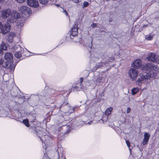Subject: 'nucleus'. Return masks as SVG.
Returning a JSON list of instances; mask_svg holds the SVG:
<instances>
[{
    "mask_svg": "<svg viewBox=\"0 0 159 159\" xmlns=\"http://www.w3.org/2000/svg\"><path fill=\"white\" fill-rule=\"evenodd\" d=\"M126 144H127L128 147L129 148L130 151V143L129 141L128 140H126Z\"/></svg>",
    "mask_w": 159,
    "mask_h": 159,
    "instance_id": "bb28decb",
    "label": "nucleus"
},
{
    "mask_svg": "<svg viewBox=\"0 0 159 159\" xmlns=\"http://www.w3.org/2000/svg\"><path fill=\"white\" fill-rule=\"evenodd\" d=\"M30 129L33 132L36 134L40 138V136L42 134V132L41 131H38L36 128L34 127L30 128Z\"/></svg>",
    "mask_w": 159,
    "mask_h": 159,
    "instance_id": "dca6fc26",
    "label": "nucleus"
},
{
    "mask_svg": "<svg viewBox=\"0 0 159 159\" xmlns=\"http://www.w3.org/2000/svg\"><path fill=\"white\" fill-rule=\"evenodd\" d=\"M89 5V3L87 2H84L83 3V7L84 8V7H87Z\"/></svg>",
    "mask_w": 159,
    "mask_h": 159,
    "instance_id": "a878e982",
    "label": "nucleus"
},
{
    "mask_svg": "<svg viewBox=\"0 0 159 159\" xmlns=\"http://www.w3.org/2000/svg\"><path fill=\"white\" fill-rule=\"evenodd\" d=\"M21 49L19 45H14L11 48V52L14 53L20 51Z\"/></svg>",
    "mask_w": 159,
    "mask_h": 159,
    "instance_id": "f3484780",
    "label": "nucleus"
},
{
    "mask_svg": "<svg viewBox=\"0 0 159 159\" xmlns=\"http://www.w3.org/2000/svg\"><path fill=\"white\" fill-rule=\"evenodd\" d=\"M143 70L147 71V72L139 75L137 81L143 83L146 80L151 77H155L158 72V68L152 64H147L143 65Z\"/></svg>",
    "mask_w": 159,
    "mask_h": 159,
    "instance_id": "f257e3e1",
    "label": "nucleus"
},
{
    "mask_svg": "<svg viewBox=\"0 0 159 159\" xmlns=\"http://www.w3.org/2000/svg\"><path fill=\"white\" fill-rule=\"evenodd\" d=\"M65 105H66V103H63L62 104V105L61 106V107H62L63 106Z\"/></svg>",
    "mask_w": 159,
    "mask_h": 159,
    "instance_id": "ea45409f",
    "label": "nucleus"
},
{
    "mask_svg": "<svg viewBox=\"0 0 159 159\" xmlns=\"http://www.w3.org/2000/svg\"><path fill=\"white\" fill-rule=\"evenodd\" d=\"M23 122L24 125L27 127H29L30 125L29 123L28 120L27 119H25L23 120Z\"/></svg>",
    "mask_w": 159,
    "mask_h": 159,
    "instance_id": "5701e85b",
    "label": "nucleus"
},
{
    "mask_svg": "<svg viewBox=\"0 0 159 159\" xmlns=\"http://www.w3.org/2000/svg\"><path fill=\"white\" fill-rule=\"evenodd\" d=\"M80 83H81L83 81V78H81L80 79Z\"/></svg>",
    "mask_w": 159,
    "mask_h": 159,
    "instance_id": "58836bf2",
    "label": "nucleus"
},
{
    "mask_svg": "<svg viewBox=\"0 0 159 159\" xmlns=\"http://www.w3.org/2000/svg\"><path fill=\"white\" fill-rule=\"evenodd\" d=\"M144 138L142 141V143L143 145H145L147 144L148 141L150 136L148 133H146L144 134Z\"/></svg>",
    "mask_w": 159,
    "mask_h": 159,
    "instance_id": "9b49d317",
    "label": "nucleus"
},
{
    "mask_svg": "<svg viewBox=\"0 0 159 159\" xmlns=\"http://www.w3.org/2000/svg\"><path fill=\"white\" fill-rule=\"evenodd\" d=\"M73 90L74 91H80V89H79V88L78 87H77V86H75L73 89Z\"/></svg>",
    "mask_w": 159,
    "mask_h": 159,
    "instance_id": "c85d7f7f",
    "label": "nucleus"
},
{
    "mask_svg": "<svg viewBox=\"0 0 159 159\" xmlns=\"http://www.w3.org/2000/svg\"><path fill=\"white\" fill-rule=\"evenodd\" d=\"M15 34L13 32H10L7 36V41L10 43H12L13 41V38L15 36Z\"/></svg>",
    "mask_w": 159,
    "mask_h": 159,
    "instance_id": "9d476101",
    "label": "nucleus"
},
{
    "mask_svg": "<svg viewBox=\"0 0 159 159\" xmlns=\"http://www.w3.org/2000/svg\"><path fill=\"white\" fill-rule=\"evenodd\" d=\"M72 1L75 2L76 3H78L80 2L81 1V0H72Z\"/></svg>",
    "mask_w": 159,
    "mask_h": 159,
    "instance_id": "473e14b6",
    "label": "nucleus"
},
{
    "mask_svg": "<svg viewBox=\"0 0 159 159\" xmlns=\"http://www.w3.org/2000/svg\"><path fill=\"white\" fill-rule=\"evenodd\" d=\"M63 12H64L66 16H67L68 13H67V11H66V10H63Z\"/></svg>",
    "mask_w": 159,
    "mask_h": 159,
    "instance_id": "e433bc0d",
    "label": "nucleus"
},
{
    "mask_svg": "<svg viewBox=\"0 0 159 159\" xmlns=\"http://www.w3.org/2000/svg\"><path fill=\"white\" fill-rule=\"evenodd\" d=\"M19 11L22 14L26 15L31 11L30 9L26 6H22L18 8Z\"/></svg>",
    "mask_w": 159,
    "mask_h": 159,
    "instance_id": "423d86ee",
    "label": "nucleus"
},
{
    "mask_svg": "<svg viewBox=\"0 0 159 159\" xmlns=\"http://www.w3.org/2000/svg\"><path fill=\"white\" fill-rule=\"evenodd\" d=\"M131 110V109L129 107H128L127 108L126 113H129L130 112Z\"/></svg>",
    "mask_w": 159,
    "mask_h": 159,
    "instance_id": "7c9ffc66",
    "label": "nucleus"
},
{
    "mask_svg": "<svg viewBox=\"0 0 159 159\" xmlns=\"http://www.w3.org/2000/svg\"><path fill=\"white\" fill-rule=\"evenodd\" d=\"M40 3L42 4L46 5L48 2V0H39Z\"/></svg>",
    "mask_w": 159,
    "mask_h": 159,
    "instance_id": "b1692460",
    "label": "nucleus"
},
{
    "mask_svg": "<svg viewBox=\"0 0 159 159\" xmlns=\"http://www.w3.org/2000/svg\"><path fill=\"white\" fill-rule=\"evenodd\" d=\"M128 74L132 80H135L139 74L138 70L134 68H131L129 71Z\"/></svg>",
    "mask_w": 159,
    "mask_h": 159,
    "instance_id": "39448f33",
    "label": "nucleus"
},
{
    "mask_svg": "<svg viewBox=\"0 0 159 159\" xmlns=\"http://www.w3.org/2000/svg\"><path fill=\"white\" fill-rule=\"evenodd\" d=\"M10 23H7L6 24L3 25L2 23L0 22V30L3 34L7 33L10 30Z\"/></svg>",
    "mask_w": 159,
    "mask_h": 159,
    "instance_id": "7ed1b4c3",
    "label": "nucleus"
},
{
    "mask_svg": "<svg viewBox=\"0 0 159 159\" xmlns=\"http://www.w3.org/2000/svg\"><path fill=\"white\" fill-rule=\"evenodd\" d=\"M11 19H8L7 23H13L16 21V20L20 16L19 13L16 11H13L10 14Z\"/></svg>",
    "mask_w": 159,
    "mask_h": 159,
    "instance_id": "f03ea898",
    "label": "nucleus"
},
{
    "mask_svg": "<svg viewBox=\"0 0 159 159\" xmlns=\"http://www.w3.org/2000/svg\"><path fill=\"white\" fill-rule=\"evenodd\" d=\"M141 65V61L140 59H137L134 61L132 64L134 67L137 69Z\"/></svg>",
    "mask_w": 159,
    "mask_h": 159,
    "instance_id": "ddd939ff",
    "label": "nucleus"
},
{
    "mask_svg": "<svg viewBox=\"0 0 159 159\" xmlns=\"http://www.w3.org/2000/svg\"><path fill=\"white\" fill-rule=\"evenodd\" d=\"M2 0H0V2H2Z\"/></svg>",
    "mask_w": 159,
    "mask_h": 159,
    "instance_id": "a19ab883",
    "label": "nucleus"
},
{
    "mask_svg": "<svg viewBox=\"0 0 159 159\" xmlns=\"http://www.w3.org/2000/svg\"><path fill=\"white\" fill-rule=\"evenodd\" d=\"M23 24L21 22H20V24H16V25H18V26H20L21 27L23 26Z\"/></svg>",
    "mask_w": 159,
    "mask_h": 159,
    "instance_id": "72a5a7b5",
    "label": "nucleus"
},
{
    "mask_svg": "<svg viewBox=\"0 0 159 159\" xmlns=\"http://www.w3.org/2000/svg\"><path fill=\"white\" fill-rule=\"evenodd\" d=\"M97 79L98 80V81H100V82H102L104 81V79L103 78L101 77H99Z\"/></svg>",
    "mask_w": 159,
    "mask_h": 159,
    "instance_id": "cd10ccee",
    "label": "nucleus"
},
{
    "mask_svg": "<svg viewBox=\"0 0 159 159\" xmlns=\"http://www.w3.org/2000/svg\"><path fill=\"white\" fill-rule=\"evenodd\" d=\"M153 36L152 35H149L148 36H146V39L148 40H151L152 39Z\"/></svg>",
    "mask_w": 159,
    "mask_h": 159,
    "instance_id": "393cba45",
    "label": "nucleus"
},
{
    "mask_svg": "<svg viewBox=\"0 0 159 159\" xmlns=\"http://www.w3.org/2000/svg\"><path fill=\"white\" fill-rule=\"evenodd\" d=\"M139 91V89L137 88H134L132 90V95H135Z\"/></svg>",
    "mask_w": 159,
    "mask_h": 159,
    "instance_id": "412c9836",
    "label": "nucleus"
},
{
    "mask_svg": "<svg viewBox=\"0 0 159 159\" xmlns=\"http://www.w3.org/2000/svg\"><path fill=\"white\" fill-rule=\"evenodd\" d=\"M109 22H111V20H109Z\"/></svg>",
    "mask_w": 159,
    "mask_h": 159,
    "instance_id": "79ce46f5",
    "label": "nucleus"
},
{
    "mask_svg": "<svg viewBox=\"0 0 159 159\" xmlns=\"http://www.w3.org/2000/svg\"><path fill=\"white\" fill-rule=\"evenodd\" d=\"M112 110V107H110L109 108H107L105 111V115H108L110 114L111 113Z\"/></svg>",
    "mask_w": 159,
    "mask_h": 159,
    "instance_id": "aec40b11",
    "label": "nucleus"
},
{
    "mask_svg": "<svg viewBox=\"0 0 159 159\" xmlns=\"http://www.w3.org/2000/svg\"><path fill=\"white\" fill-rule=\"evenodd\" d=\"M28 5L31 7H37L39 6V3L37 0H28Z\"/></svg>",
    "mask_w": 159,
    "mask_h": 159,
    "instance_id": "0eeeda50",
    "label": "nucleus"
},
{
    "mask_svg": "<svg viewBox=\"0 0 159 159\" xmlns=\"http://www.w3.org/2000/svg\"><path fill=\"white\" fill-rule=\"evenodd\" d=\"M14 56L17 58H19L21 57V53L20 52V50L19 51L16 52L14 53Z\"/></svg>",
    "mask_w": 159,
    "mask_h": 159,
    "instance_id": "4be33fe9",
    "label": "nucleus"
},
{
    "mask_svg": "<svg viewBox=\"0 0 159 159\" xmlns=\"http://www.w3.org/2000/svg\"><path fill=\"white\" fill-rule=\"evenodd\" d=\"M97 26V24L95 23H93L91 25V26L93 28Z\"/></svg>",
    "mask_w": 159,
    "mask_h": 159,
    "instance_id": "f704fd0d",
    "label": "nucleus"
},
{
    "mask_svg": "<svg viewBox=\"0 0 159 159\" xmlns=\"http://www.w3.org/2000/svg\"><path fill=\"white\" fill-rule=\"evenodd\" d=\"M9 63V62L8 61L7 62L3 63L2 64V67L6 69H8L10 68V69L11 71L13 70L15 68V66L10 65Z\"/></svg>",
    "mask_w": 159,
    "mask_h": 159,
    "instance_id": "f8f14e48",
    "label": "nucleus"
},
{
    "mask_svg": "<svg viewBox=\"0 0 159 159\" xmlns=\"http://www.w3.org/2000/svg\"><path fill=\"white\" fill-rule=\"evenodd\" d=\"M13 55L10 52H7L5 54L4 59L7 61L11 60L13 59Z\"/></svg>",
    "mask_w": 159,
    "mask_h": 159,
    "instance_id": "2eb2a0df",
    "label": "nucleus"
},
{
    "mask_svg": "<svg viewBox=\"0 0 159 159\" xmlns=\"http://www.w3.org/2000/svg\"><path fill=\"white\" fill-rule=\"evenodd\" d=\"M65 110L63 112L65 113H67L68 114L73 113L74 111V109L70 107L69 106L66 105L65 107Z\"/></svg>",
    "mask_w": 159,
    "mask_h": 159,
    "instance_id": "4468645a",
    "label": "nucleus"
},
{
    "mask_svg": "<svg viewBox=\"0 0 159 159\" xmlns=\"http://www.w3.org/2000/svg\"><path fill=\"white\" fill-rule=\"evenodd\" d=\"M93 122L92 121H90V122H88L87 123V124H88L89 125H91L92 123Z\"/></svg>",
    "mask_w": 159,
    "mask_h": 159,
    "instance_id": "4c0bfd02",
    "label": "nucleus"
},
{
    "mask_svg": "<svg viewBox=\"0 0 159 159\" xmlns=\"http://www.w3.org/2000/svg\"><path fill=\"white\" fill-rule=\"evenodd\" d=\"M16 1L18 3H21L23 2L25 0H16Z\"/></svg>",
    "mask_w": 159,
    "mask_h": 159,
    "instance_id": "2f4dec72",
    "label": "nucleus"
},
{
    "mask_svg": "<svg viewBox=\"0 0 159 159\" xmlns=\"http://www.w3.org/2000/svg\"><path fill=\"white\" fill-rule=\"evenodd\" d=\"M3 54V52L2 50L0 48V55L2 56Z\"/></svg>",
    "mask_w": 159,
    "mask_h": 159,
    "instance_id": "c9c22d12",
    "label": "nucleus"
},
{
    "mask_svg": "<svg viewBox=\"0 0 159 159\" xmlns=\"http://www.w3.org/2000/svg\"><path fill=\"white\" fill-rule=\"evenodd\" d=\"M4 60L2 58H0V65L2 64Z\"/></svg>",
    "mask_w": 159,
    "mask_h": 159,
    "instance_id": "c756f323",
    "label": "nucleus"
},
{
    "mask_svg": "<svg viewBox=\"0 0 159 159\" xmlns=\"http://www.w3.org/2000/svg\"><path fill=\"white\" fill-rule=\"evenodd\" d=\"M71 32L70 34L73 36H76L78 34V25L75 23L73 27L71 29Z\"/></svg>",
    "mask_w": 159,
    "mask_h": 159,
    "instance_id": "1a4fd4ad",
    "label": "nucleus"
},
{
    "mask_svg": "<svg viewBox=\"0 0 159 159\" xmlns=\"http://www.w3.org/2000/svg\"><path fill=\"white\" fill-rule=\"evenodd\" d=\"M11 12V11L10 9L2 11L1 12L2 17L3 18H6L10 16Z\"/></svg>",
    "mask_w": 159,
    "mask_h": 159,
    "instance_id": "6e6552de",
    "label": "nucleus"
},
{
    "mask_svg": "<svg viewBox=\"0 0 159 159\" xmlns=\"http://www.w3.org/2000/svg\"><path fill=\"white\" fill-rule=\"evenodd\" d=\"M147 59L149 61L157 62L159 61V57L155 53H150L148 54Z\"/></svg>",
    "mask_w": 159,
    "mask_h": 159,
    "instance_id": "20e7f679",
    "label": "nucleus"
},
{
    "mask_svg": "<svg viewBox=\"0 0 159 159\" xmlns=\"http://www.w3.org/2000/svg\"><path fill=\"white\" fill-rule=\"evenodd\" d=\"M107 64V62L98 63L96 64V67L98 69V68H101L102 66H104Z\"/></svg>",
    "mask_w": 159,
    "mask_h": 159,
    "instance_id": "a211bd4d",
    "label": "nucleus"
},
{
    "mask_svg": "<svg viewBox=\"0 0 159 159\" xmlns=\"http://www.w3.org/2000/svg\"><path fill=\"white\" fill-rule=\"evenodd\" d=\"M1 48L4 50H6L7 49V46L6 43L3 41L2 42V43L1 45Z\"/></svg>",
    "mask_w": 159,
    "mask_h": 159,
    "instance_id": "6ab92c4d",
    "label": "nucleus"
}]
</instances>
